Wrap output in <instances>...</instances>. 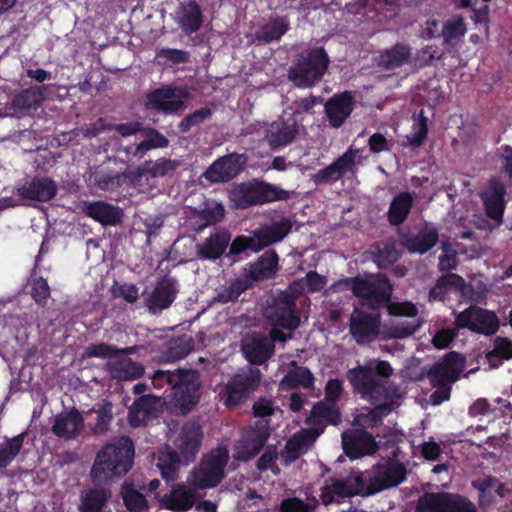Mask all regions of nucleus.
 <instances>
[{
    "label": "nucleus",
    "mask_w": 512,
    "mask_h": 512,
    "mask_svg": "<svg viewBox=\"0 0 512 512\" xmlns=\"http://www.w3.org/2000/svg\"><path fill=\"white\" fill-rule=\"evenodd\" d=\"M352 294L361 299V305L372 310L368 313L358 307L353 309L349 319V332L358 344H365L381 338L380 308L388 306L393 293L390 280L381 274H365L364 276L346 277L338 282Z\"/></svg>",
    "instance_id": "f257e3e1"
},
{
    "label": "nucleus",
    "mask_w": 512,
    "mask_h": 512,
    "mask_svg": "<svg viewBox=\"0 0 512 512\" xmlns=\"http://www.w3.org/2000/svg\"><path fill=\"white\" fill-rule=\"evenodd\" d=\"M135 445L129 436L106 443L97 452L90 476L94 483L107 484L124 477L133 467Z\"/></svg>",
    "instance_id": "f03ea898"
},
{
    "label": "nucleus",
    "mask_w": 512,
    "mask_h": 512,
    "mask_svg": "<svg viewBox=\"0 0 512 512\" xmlns=\"http://www.w3.org/2000/svg\"><path fill=\"white\" fill-rule=\"evenodd\" d=\"M155 388L168 385L172 390V404L181 413L190 412L200 400V373L196 369L178 368L175 370H156L152 377Z\"/></svg>",
    "instance_id": "7ed1b4c3"
},
{
    "label": "nucleus",
    "mask_w": 512,
    "mask_h": 512,
    "mask_svg": "<svg viewBox=\"0 0 512 512\" xmlns=\"http://www.w3.org/2000/svg\"><path fill=\"white\" fill-rule=\"evenodd\" d=\"M292 192L272 183L253 179L235 184L229 198L237 209H248L275 201L290 199Z\"/></svg>",
    "instance_id": "20e7f679"
},
{
    "label": "nucleus",
    "mask_w": 512,
    "mask_h": 512,
    "mask_svg": "<svg viewBox=\"0 0 512 512\" xmlns=\"http://www.w3.org/2000/svg\"><path fill=\"white\" fill-rule=\"evenodd\" d=\"M355 496L368 497L365 473L351 468L346 473H335L324 481L320 489V500L324 506L340 504Z\"/></svg>",
    "instance_id": "39448f33"
},
{
    "label": "nucleus",
    "mask_w": 512,
    "mask_h": 512,
    "mask_svg": "<svg viewBox=\"0 0 512 512\" xmlns=\"http://www.w3.org/2000/svg\"><path fill=\"white\" fill-rule=\"evenodd\" d=\"M329 65L323 47L309 48L300 53L288 70V79L296 87L309 88L320 81Z\"/></svg>",
    "instance_id": "423d86ee"
},
{
    "label": "nucleus",
    "mask_w": 512,
    "mask_h": 512,
    "mask_svg": "<svg viewBox=\"0 0 512 512\" xmlns=\"http://www.w3.org/2000/svg\"><path fill=\"white\" fill-rule=\"evenodd\" d=\"M261 380L259 368L251 365L241 367L227 380L219 394L220 400L226 408L235 409L257 391Z\"/></svg>",
    "instance_id": "0eeeda50"
},
{
    "label": "nucleus",
    "mask_w": 512,
    "mask_h": 512,
    "mask_svg": "<svg viewBox=\"0 0 512 512\" xmlns=\"http://www.w3.org/2000/svg\"><path fill=\"white\" fill-rule=\"evenodd\" d=\"M229 453L225 447H218L204 455L200 463L188 475L187 482L195 489L218 486L225 477Z\"/></svg>",
    "instance_id": "6e6552de"
},
{
    "label": "nucleus",
    "mask_w": 512,
    "mask_h": 512,
    "mask_svg": "<svg viewBox=\"0 0 512 512\" xmlns=\"http://www.w3.org/2000/svg\"><path fill=\"white\" fill-rule=\"evenodd\" d=\"M364 473L368 496L397 487L407 478L406 466L395 457L381 459Z\"/></svg>",
    "instance_id": "1a4fd4ad"
},
{
    "label": "nucleus",
    "mask_w": 512,
    "mask_h": 512,
    "mask_svg": "<svg viewBox=\"0 0 512 512\" xmlns=\"http://www.w3.org/2000/svg\"><path fill=\"white\" fill-rule=\"evenodd\" d=\"M346 379L354 393L371 404H376L389 399V391L386 385L374 375L372 362L358 365L348 369Z\"/></svg>",
    "instance_id": "9d476101"
},
{
    "label": "nucleus",
    "mask_w": 512,
    "mask_h": 512,
    "mask_svg": "<svg viewBox=\"0 0 512 512\" xmlns=\"http://www.w3.org/2000/svg\"><path fill=\"white\" fill-rule=\"evenodd\" d=\"M265 316L273 327L292 331L300 325L295 297L287 291H280L271 299L265 309Z\"/></svg>",
    "instance_id": "9b49d317"
},
{
    "label": "nucleus",
    "mask_w": 512,
    "mask_h": 512,
    "mask_svg": "<svg viewBox=\"0 0 512 512\" xmlns=\"http://www.w3.org/2000/svg\"><path fill=\"white\" fill-rule=\"evenodd\" d=\"M458 329L467 328L472 332L485 336L494 335L500 326L496 313L477 305H470L455 317Z\"/></svg>",
    "instance_id": "f8f14e48"
},
{
    "label": "nucleus",
    "mask_w": 512,
    "mask_h": 512,
    "mask_svg": "<svg viewBox=\"0 0 512 512\" xmlns=\"http://www.w3.org/2000/svg\"><path fill=\"white\" fill-rule=\"evenodd\" d=\"M247 156L232 152L216 159L203 173L210 183H227L236 178L245 168Z\"/></svg>",
    "instance_id": "ddd939ff"
},
{
    "label": "nucleus",
    "mask_w": 512,
    "mask_h": 512,
    "mask_svg": "<svg viewBox=\"0 0 512 512\" xmlns=\"http://www.w3.org/2000/svg\"><path fill=\"white\" fill-rule=\"evenodd\" d=\"M179 291L177 278L165 274L157 279L152 292L145 298V305L153 314L166 310L176 300Z\"/></svg>",
    "instance_id": "4468645a"
},
{
    "label": "nucleus",
    "mask_w": 512,
    "mask_h": 512,
    "mask_svg": "<svg viewBox=\"0 0 512 512\" xmlns=\"http://www.w3.org/2000/svg\"><path fill=\"white\" fill-rule=\"evenodd\" d=\"M202 440V427L197 421H187L183 424L174 441L175 451L182 456L183 465L187 466L195 461Z\"/></svg>",
    "instance_id": "2eb2a0df"
},
{
    "label": "nucleus",
    "mask_w": 512,
    "mask_h": 512,
    "mask_svg": "<svg viewBox=\"0 0 512 512\" xmlns=\"http://www.w3.org/2000/svg\"><path fill=\"white\" fill-rule=\"evenodd\" d=\"M184 89L173 86H161L147 94L146 107L167 114L176 113L185 108Z\"/></svg>",
    "instance_id": "dca6fc26"
},
{
    "label": "nucleus",
    "mask_w": 512,
    "mask_h": 512,
    "mask_svg": "<svg viewBox=\"0 0 512 512\" xmlns=\"http://www.w3.org/2000/svg\"><path fill=\"white\" fill-rule=\"evenodd\" d=\"M358 151L352 147L348 148L341 156L336 158L330 165L318 170L311 176L315 185L332 184L341 180L347 173H354L356 170V156Z\"/></svg>",
    "instance_id": "f3484780"
},
{
    "label": "nucleus",
    "mask_w": 512,
    "mask_h": 512,
    "mask_svg": "<svg viewBox=\"0 0 512 512\" xmlns=\"http://www.w3.org/2000/svg\"><path fill=\"white\" fill-rule=\"evenodd\" d=\"M343 450L350 459H359L375 454L379 445L374 436L365 429H355L342 435Z\"/></svg>",
    "instance_id": "a211bd4d"
},
{
    "label": "nucleus",
    "mask_w": 512,
    "mask_h": 512,
    "mask_svg": "<svg viewBox=\"0 0 512 512\" xmlns=\"http://www.w3.org/2000/svg\"><path fill=\"white\" fill-rule=\"evenodd\" d=\"M225 214V207L222 203L205 200L198 209L191 210L187 223L191 230L201 233L205 228L220 223Z\"/></svg>",
    "instance_id": "6ab92c4d"
},
{
    "label": "nucleus",
    "mask_w": 512,
    "mask_h": 512,
    "mask_svg": "<svg viewBox=\"0 0 512 512\" xmlns=\"http://www.w3.org/2000/svg\"><path fill=\"white\" fill-rule=\"evenodd\" d=\"M437 512H478L474 502L467 496L454 492H430L423 494Z\"/></svg>",
    "instance_id": "aec40b11"
},
{
    "label": "nucleus",
    "mask_w": 512,
    "mask_h": 512,
    "mask_svg": "<svg viewBox=\"0 0 512 512\" xmlns=\"http://www.w3.org/2000/svg\"><path fill=\"white\" fill-rule=\"evenodd\" d=\"M355 99L350 91L334 94L324 104V112L332 128H340L350 117Z\"/></svg>",
    "instance_id": "412c9836"
},
{
    "label": "nucleus",
    "mask_w": 512,
    "mask_h": 512,
    "mask_svg": "<svg viewBox=\"0 0 512 512\" xmlns=\"http://www.w3.org/2000/svg\"><path fill=\"white\" fill-rule=\"evenodd\" d=\"M464 361L465 359L460 353L450 351L428 371L429 380L450 384L457 381L463 370Z\"/></svg>",
    "instance_id": "4be33fe9"
},
{
    "label": "nucleus",
    "mask_w": 512,
    "mask_h": 512,
    "mask_svg": "<svg viewBox=\"0 0 512 512\" xmlns=\"http://www.w3.org/2000/svg\"><path fill=\"white\" fill-rule=\"evenodd\" d=\"M242 352L251 366L266 363L275 352V344L264 334L257 333L242 341Z\"/></svg>",
    "instance_id": "5701e85b"
},
{
    "label": "nucleus",
    "mask_w": 512,
    "mask_h": 512,
    "mask_svg": "<svg viewBox=\"0 0 512 512\" xmlns=\"http://www.w3.org/2000/svg\"><path fill=\"white\" fill-rule=\"evenodd\" d=\"M299 133V125L294 117L273 121L265 133V140L272 150L285 147L293 142Z\"/></svg>",
    "instance_id": "b1692460"
},
{
    "label": "nucleus",
    "mask_w": 512,
    "mask_h": 512,
    "mask_svg": "<svg viewBox=\"0 0 512 512\" xmlns=\"http://www.w3.org/2000/svg\"><path fill=\"white\" fill-rule=\"evenodd\" d=\"M180 166V161L175 159L159 158L156 161H147L140 167L132 178L136 187H142L149 179L171 176Z\"/></svg>",
    "instance_id": "393cba45"
},
{
    "label": "nucleus",
    "mask_w": 512,
    "mask_h": 512,
    "mask_svg": "<svg viewBox=\"0 0 512 512\" xmlns=\"http://www.w3.org/2000/svg\"><path fill=\"white\" fill-rule=\"evenodd\" d=\"M84 427V418L75 407L62 411L55 416L51 431L54 435L65 440L75 439Z\"/></svg>",
    "instance_id": "a878e982"
},
{
    "label": "nucleus",
    "mask_w": 512,
    "mask_h": 512,
    "mask_svg": "<svg viewBox=\"0 0 512 512\" xmlns=\"http://www.w3.org/2000/svg\"><path fill=\"white\" fill-rule=\"evenodd\" d=\"M505 194V186L496 180L491 181L487 189L480 194L486 215L498 224L503 221L506 206Z\"/></svg>",
    "instance_id": "bb28decb"
},
{
    "label": "nucleus",
    "mask_w": 512,
    "mask_h": 512,
    "mask_svg": "<svg viewBox=\"0 0 512 512\" xmlns=\"http://www.w3.org/2000/svg\"><path fill=\"white\" fill-rule=\"evenodd\" d=\"M55 181L49 177H34L29 183L17 189V195L23 199L47 202L57 193Z\"/></svg>",
    "instance_id": "cd10ccee"
},
{
    "label": "nucleus",
    "mask_w": 512,
    "mask_h": 512,
    "mask_svg": "<svg viewBox=\"0 0 512 512\" xmlns=\"http://www.w3.org/2000/svg\"><path fill=\"white\" fill-rule=\"evenodd\" d=\"M231 241V233L226 229H217L202 244H197L200 259L215 261L222 257Z\"/></svg>",
    "instance_id": "c85d7f7f"
},
{
    "label": "nucleus",
    "mask_w": 512,
    "mask_h": 512,
    "mask_svg": "<svg viewBox=\"0 0 512 512\" xmlns=\"http://www.w3.org/2000/svg\"><path fill=\"white\" fill-rule=\"evenodd\" d=\"M270 436V430L265 425L250 427L243 435L240 447V459L248 461L258 455Z\"/></svg>",
    "instance_id": "c756f323"
},
{
    "label": "nucleus",
    "mask_w": 512,
    "mask_h": 512,
    "mask_svg": "<svg viewBox=\"0 0 512 512\" xmlns=\"http://www.w3.org/2000/svg\"><path fill=\"white\" fill-rule=\"evenodd\" d=\"M83 212L103 226H116L123 217L119 207L104 201L84 202Z\"/></svg>",
    "instance_id": "7c9ffc66"
},
{
    "label": "nucleus",
    "mask_w": 512,
    "mask_h": 512,
    "mask_svg": "<svg viewBox=\"0 0 512 512\" xmlns=\"http://www.w3.org/2000/svg\"><path fill=\"white\" fill-rule=\"evenodd\" d=\"M174 19L186 35L197 32L203 23L202 11L197 2H180Z\"/></svg>",
    "instance_id": "2f4dec72"
},
{
    "label": "nucleus",
    "mask_w": 512,
    "mask_h": 512,
    "mask_svg": "<svg viewBox=\"0 0 512 512\" xmlns=\"http://www.w3.org/2000/svg\"><path fill=\"white\" fill-rule=\"evenodd\" d=\"M289 29L290 22L287 15H273L254 33V41L260 45L278 41Z\"/></svg>",
    "instance_id": "473e14b6"
},
{
    "label": "nucleus",
    "mask_w": 512,
    "mask_h": 512,
    "mask_svg": "<svg viewBox=\"0 0 512 512\" xmlns=\"http://www.w3.org/2000/svg\"><path fill=\"white\" fill-rule=\"evenodd\" d=\"M465 287V280L458 274L446 273L440 276L428 293L429 302H445L449 293L461 291Z\"/></svg>",
    "instance_id": "72a5a7b5"
},
{
    "label": "nucleus",
    "mask_w": 512,
    "mask_h": 512,
    "mask_svg": "<svg viewBox=\"0 0 512 512\" xmlns=\"http://www.w3.org/2000/svg\"><path fill=\"white\" fill-rule=\"evenodd\" d=\"M279 256L275 250L264 252L258 259L249 265L248 276L258 281L273 277L279 268Z\"/></svg>",
    "instance_id": "f704fd0d"
},
{
    "label": "nucleus",
    "mask_w": 512,
    "mask_h": 512,
    "mask_svg": "<svg viewBox=\"0 0 512 512\" xmlns=\"http://www.w3.org/2000/svg\"><path fill=\"white\" fill-rule=\"evenodd\" d=\"M162 502L169 510L184 512L191 509L196 503V495L183 484L174 486L169 494H165Z\"/></svg>",
    "instance_id": "c9c22d12"
},
{
    "label": "nucleus",
    "mask_w": 512,
    "mask_h": 512,
    "mask_svg": "<svg viewBox=\"0 0 512 512\" xmlns=\"http://www.w3.org/2000/svg\"><path fill=\"white\" fill-rule=\"evenodd\" d=\"M411 47L409 44L398 42L390 49L380 53L378 57V66L385 70H394L408 63L411 57Z\"/></svg>",
    "instance_id": "e433bc0d"
},
{
    "label": "nucleus",
    "mask_w": 512,
    "mask_h": 512,
    "mask_svg": "<svg viewBox=\"0 0 512 512\" xmlns=\"http://www.w3.org/2000/svg\"><path fill=\"white\" fill-rule=\"evenodd\" d=\"M110 491L103 487L85 489L80 494L79 512H102L110 498Z\"/></svg>",
    "instance_id": "4c0bfd02"
},
{
    "label": "nucleus",
    "mask_w": 512,
    "mask_h": 512,
    "mask_svg": "<svg viewBox=\"0 0 512 512\" xmlns=\"http://www.w3.org/2000/svg\"><path fill=\"white\" fill-rule=\"evenodd\" d=\"M294 368L290 369L280 381L282 390H291L302 387L304 389H313L315 377L311 370L306 366H298L293 362Z\"/></svg>",
    "instance_id": "58836bf2"
},
{
    "label": "nucleus",
    "mask_w": 512,
    "mask_h": 512,
    "mask_svg": "<svg viewBox=\"0 0 512 512\" xmlns=\"http://www.w3.org/2000/svg\"><path fill=\"white\" fill-rule=\"evenodd\" d=\"M438 238L437 229L425 227L416 235L406 236L403 245L409 252L424 254L436 245Z\"/></svg>",
    "instance_id": "ea45409f"
},
{
    "label": "nucleus",
    "mask_w": 512,
    "mask_h": 512,
    "mask_svg": "<svg viewBox=\"0 0 512 512\" xmlns=\"http://www.w3.org/2000/svg\"><path fill=\"white\" fill-rule=\"evenodd\" d=\"M156 465L163 479L167 482L175 481L178 478L180 466L183 465L182 456L167 446L160 451Z\"/></svg>",
    "instance_id": "a19ab883"
},
{
    "label": "nucleus",
    "mask_w": 512,
    "mask_h": 512,
    "mask_svg": "<svg viewBox=\"0 0 512 512\" xmlns=\"http://www.w3.org/2000/svg\"><path fill=\"white\" fill-rule=\"evenodd\" d=\"M340 421L341 415L337 404L326 400L315 403L306 419L308 424L327 423L337 425Z\"/></svg>",
    "instance_id": "79ce46f5"
},
{
    "label": "nucleus",
    "mask_w": 512,
    "mask_h": 512,
    "mask_svg": "<svg viewBox=\"0 0 512 512\" xmlns=\"http://www.w3.org/2000/svg\"><path fill=\"white\" fill-rule=\"evenodd\" d=\"M413 206V197L409 192L397 194L391 201L387 213L388 221L392 226L403 224Z\"/></svg>",
    "instance_id": "37998d69"
},
{
    "label": "nucleus",
    "mask_w": 512,
    "mask_h": 512,
    "mask_svg": "<svg viewBox=\"0 0 512 512\" xmlns=\"http://www.w3.org/2000/svg\"><path fill=\"white\" fill-rule=\"evenodd\" d=\"M154 403L148 396H141L136 399L128 412L129 424L134 427H141L153 417Z\"/></svg>",
    "instance_id": "c03bdc74"
},
{
    "label": "nucleus",
    "mask_w": 512,
    "mask_h": 512,
    "mask_svg": "<svg viewBox=\"0 0 512 512\" xmlns=\"http://www.w3.org/2000/svg\"><path fill=\"white\" fill-rule=\"evenodd\" d=\"M44 101L43 88L30 87L16 94L12 99V107L15 110L26 112L36 110Z\"/></svg>",
    "instance_id": "a18cd8bd"
},
{
    "label": "nucleus",
    "mask_w": 512,
    "mask_h": 512,
    "mask_svg": "<svg viewBox=\"0 0 512 512\" xmlns=\"http://www.w3.org/2000/svg\"><path fill=\"white\" fill-rule=\"evenodd\" d=\"M293 228V222L290 218L282 217L278 221H273L270 225H264L258 230L260 231L267 246L281 242Z\"/></svg>",
    "instance_id": "49530a36"
},
{
    "label": "nucleus",
    "mask_w": 512,
    "mask_h": 512,
    "mask_svg": "<svg viewBox=\"0 0 512 512\" xmlns=\"http://www.w3.org/2000/svg\"><path fill=\"white\" fill-rule=\"evenodd\" d=\"M486 359L490 368H499L503 360L512 359V340L507 337L497 336L494 339V347L486 353Z\"/></svg>",
    "instance_id": "de8ad7c7"
},
{
    "label": "nucleus",
    "mask_w": 512,
    "mask_h": 512,
    "mask_svg": "<svg viewBox=\"0 0 512 512\" xmlns=\"http://www.w3.org/2000/svg\"><path fill=\"white\" fill-rule=\"evenodd\" d=\"M420 320L401 321L391 325H383L381 339H404L413 335L421 327Z\"/></svg>",
    "instance_id": "09e8293b"
},
{
    "label": "nucleus",
    "mask_w": 512,
    "mask_h": 512,
    "mask_svg": "<svg viewBox=\"0 0 512 512\" xmlns=\"http://www.w3.org/2000/svg\"><path fill=\"white\" fill-rule=\"evenodd\" d=\"M111 372L119 380H134L142 377L144 367L130 358H123L111 364Z\"/></svg>",
    "instance_id": "8fccbe9b"
},
{
    "label": "nucleus",
    "mask_w": 512,
    "mask_h": 512,
    "mask_svg": "<svg viewBox=\"0 0 512 512\" xmlns=\"http://www.w3.org/2000/svg\"><path fill=\"white\" fill-rule=\"evenodd\" d=\"M132 353H134V347L118 348L105 342L90 345L86 350L88 357L100 359H114Z\"/></svg>",
    "instance_id": "3c124183"
},
{
    "label": "nucleus",
    "mask_w": 512,
    "mask_h": 512,
    "mask_svg": "<svg viewBox=\"0 0 512 512\" xmlns=\"http://www.w3.org/2000/svg\"><path fill=\"white\" fill-rule=\"evenodd\" d=\"M169 145V140L154 128H149L146 131V136L143 141L134 147L133 155L142 158L144 154L155 148H166Z\"/></svg>",
    "instance_id": "603ef678"
},
{
    "label": "nucleus",
    "mask_w": 512,
    "mask_h": 512,
    "mask_svg": "<svg viewBox=\"0 0 512 512\" xmlns=\"http://www.w3.org/2000/svg\"><path fill=\"white\" fill-rule=\"evenodd\" d=\"M466 33V25L460 16H453L442 25L444 43L454 46Z\"/></svg>",
    "instance_id": "864d4df0"
},
{
    "label": "nucleus",
    "mask_w": 512,
    "mask_h": 512,
    "mask_svg": "<svg viewBox=\"0 0 512 512\" xmlns=\"http://www.w3.org/2000/svg\"><path fill=\"white\" fill-rule=\"evenodd\" d=\"M113 406L109 401L98 403L91 409V412L97 414L96 422L92 428L94 434H104L109 429L113 419Z\"/></svg>",
    "instance_id": "5fc2aeb1"
},
{
    "label": "nucleus",
    "mask_w": 512,
    "mask_h": 512,
    "mask_svg": "<svg viewBox=\"0 0 512 512\" xmlns=\"http://www.w3.org/2000/svg\"><path fill=\"white\" fill-rule=\"evenodd\" d=\"M26 433L22 432L7 440L5 445L0 446V469L6 468L19 454Z\"/></svg>",
    "instance_id": "6e6d98bb"
},
{
    "label": "nucleus",
    "mask_w": 512,
    "mask_h": 512,
    "mask_svg": "<svg viewBox=\"0 0 512 512\" xmlns=\"http://www.w3.org/2000/svg\"><path fill=\"white\" fill-rule=\"evenodd\" d=\"M250 280L245 278H237L231 282L228 287L223 288L217 295V300L221 303H229L237 301L242 293L251 287Z\"/></svg>",
    "instance_id": "4d7b16f0"
},
{
    "label": "nucleus",
    "mask_w": 512,
    "mask_h": 512,
    "mask_svg": "<svg viewBox=\"0 0 512 512\" xmlns=\"http://www.w3.org/2000/svg\"><path fill=\"white\" fill-rule=\"evenodd\" d=\"M122 499L125 507L130 512H144L148 508L145 496L131 486L122 487Z\"/></svg>",
    "instance_id": "13d9d810"
},
{
    "label": "nucleus",
    "mask_w": 512,
    "mask_h": 512,
    "mask_svg": "<svg viewBox=\"0 0 512 512\" xmlns=\"http://www.w3.org/2000/svg\"><path fill=\"white\" fill-rule=\"evenodd\" d=\"M428 134V118L424 116V111L420 110L418 118L414 121L412 132L407 135V142L414 147L421 146Z\"/></svg>",
    "instance_id": "bf43d9fd"
},
{
    "label": "nucleus",
    "mask_w": 512,
    "mask_h": 512,
    "mask_svg": "<svg viewBox=\"0 0 512 512\" xmlns=\"http://www.w3.org/2000/svg\"><path fill=\"white\" fill-rule=\"evenodd\" d=\"M306 444L307 436L305 435L295 434L290 438L284 448V465H290L296 461L303 453Z\"/></svg>",
    "instance_id": "052dcab7"
},
{
    "label": "nucleus",
    "mask_w": 512,
    "mask_h": 512,
    "mask_svg": "<svg viewBox=\"0 0 512 512\" xmlns=\"http://www.w3.org/2000/svg\"><path fill=\"white\" fill-rule=\"evenodd\" d=\"M319 501L314 497L312 502L305 503L298 497H288L281 501L280 512H316Z\"/></svg>",
    "instance_id": "680f3d73"
},
{
    "label": "nucleus",
    "mask_w": 512,
    "mask_h": 512,
    "mask_svg": "<svg viewBox=\"0 0 512 512\" xmlns=\"http://www.w3.org/2000/svg\"><path fill=\"white\" fill-rule=\"evenodd\" d=\"M51 290L46 279L35 277L30 283V295L39 307H45L50 297Z\"/></svg>",
    "instance_id": "e2e57ef3"
},
{
    "label": "nucleus",
    "mask_w": 512,
    "mask_h": 512,
    "mask_svg": "<svg viewBox=\"0 0 512 512\" xmlns=\"http://www.w3.org/2000/svg\"><path fill=\"white\" fill-rule=\"evenodd\" d=\"M212 115V110L209 107H202L194 112L186 115L178 124V129L181 133H187L192 127L202 124Z\"/></svg>",
    "instance_id": "0e129e2a"
},
{
    "label": "nucleus",
    "mask_w": 512,
    "mask_h": 512,
    "mask_svg": "<svg viewBox=\"0 0 512 512\" xmlns=\"http://www.w3.org/2000/svg\"><path fill=\"white\" fill-rule=\"evenodd\" d=\"M461 7H471L473 10V20L476 24H480L486 38L489 37V7L484 4L480 8H476L479 2H460Z\"/></svg>",
    "instance_id": "69168bd1"
},
{
    "label": "nucleus",
    "mask_w": 512,
    "mask_h": 512,
    "mask_svg": "<svg viewBox=\"0 0 512 512\" xmlns=\"http://www.w3.org/2000/svg\"><path fill=\"white\" fill-rule=\"evenodd\" d=\"M194 349L192 338L180 339L172 343L167 349V358L170 360H180L186 357Z\"/></svg>",
    "instance_id": "338daca9"
},
{
    "label": "nucleus",
    "mask_w": 512,
    "mask_h": 512,
    "mask_svg": "<svg viewBox=\"0 0 512 512\" xmlns=\"http://www.w3.org/2000/svg\"><path fill=\"white\" fill-rule=\"evenodd\" d=\"M157 57L170 62L173 65L184 64L189 61V52L175 48H161L157 51Z\"/></svg>",
    "instance_id": "774afa93"
}]
</instances>
